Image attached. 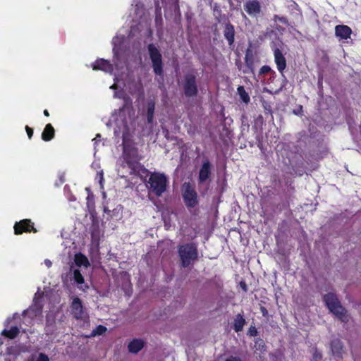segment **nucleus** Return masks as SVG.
Instances as JSON below:
<instances>
[{
    "label": "nucleus",
    "instance_id": "6e6552de",
    "mask_svg": "<svg viewBox=\"0 0 361 361\" xmlns=\"http://www.w3.org/2000/svg\"><path fill=\"white\" fill-rule=\"evenodd\" d=\"M184 202L188 207H194L197 204V195L196 191L189 183L184 185L183 194Z\"/></svg>",
    "mask_w": 361,
    "mask_h": 361
},
{
    "label": "nucleus",
    "instance_id": "aec40b11",
    "mask_svg": "<svg viewBox=\"0 0 361 361\" xmlns=\"http://www.w3.org/2000/svg\"><path fill=\"white\" fill-rule=\"evenodd\" d=\"M90 232L91 233L92 241L94 243H97L101 236V231L99 228V224L97 221L93 220L92 225L90 228Z\"/></svg>",
    "mask_w": 361,
    "mask_h": 361
},
{
    "label": "nucleus",
    "instance_id": "f257e3e1",
    "mask_svg": "<svg viewBox=\"0 0 361 361\" xmlns=\"http://www.w3.org/2000/svg\"><path fill=\"white\" fill-rule=\"evenodd\" d=\"M133 111L130 106L124 105L118 112L115 111L111 118L110 122L114 121L115 128L114 134L116 138H122L123 154L118 160V173H122V169L128 166L130 173L139 172L142 166L138 162L140 157L137 150L132 145L131 137L133 133L132 125Z\"/></svg>",
    "mask_w": 361,
    "mask_h": 361
},
{
    "label": "nucleus",
    "instance_id": "5701e85b",
    "mask_svg": "<svg viewBox=\"0 0 361 361\" xmlns=\"http://www.w3.org/2000/svg\"><path fill=\"white\" fill-rule=\"evenodd\" d=\"M74 262L78 267H84L85 268L90 266V262L87 257L79 252L74 256Z\"/></svg>",
    "mask_w": 361,
    "mask_h": 361
},
{
    "label": "nucleus",
    "instance_id": "9b49d317",
    "mask_svg": "<svg viewBox=\"0 0 361 361\" xmlns=\"http://www.w3.org/2000/svg\"><path fill=\"white\" fill-rule=\"evenodd\" d=\"M274 61L276 64L278 71L281 73L283 82H287V79L283 74V71L286 68V59L281 51L278 47L273 48Z\"/></svg>",
    "mask_w": 361,
    "mask_h": 361
},
{
    "label": "nucleus",
    "instance_id": "0eeeda50",
    "mask_svg": "<svg viewBox=\"0 0 361 361\" xmlns=\"http://www.w3.org/2000/svg\"><path fill=\"white\" fill-rule=\"evenodd\" d=\"M71 312L77 320L86 321L89 317L86 308L82 305L81 300L78 298H75L72 300Z\"/></svg>",
    "mask_w": 361,
    "mask_h": 361
},
{
    "label": "nucleus",
    "instance_id": "f03ea898",
    "mask_svg": "<svg viewBox=\"0 0 361 361\" xmlns=\"http://www.w3.org/2000/svg\"><path fill=\"white\" fill-rule=\"evenodd\" d=\"M324 301L329 310L341 322H348L349 317L345 309L341 305L337 296L333 293H329L324 295Z\"/></svg>",
    "mask_w": 361,
    "mask_h": 361
},
{
    "label": "nucleus",
    "instance_id": "412c9836",
    "mask_svg": "<svg viewBox=\"0 0 361 361\" xmlns=\"http://www.w3.org/2000/svg\"><path fill=\"white\" fill-rule=\"evenodd\" d=\"M73 279L75 282L77 283L78 288L83 291H85L89 288V286L85 283L84 278L82 276L80 270L74 269L73 270Z\"/></svg>",
    "mask_w": 361,
    "mask_h": 361
},
{
    "label": "nucleus",
    "instance_id": "7ed1b4c3",
    "mask_svg": "<svg viewBox=\"0 0 361 361\" xmlns=\"http://www.w3.org/2000/svg\"><path fill=\"white\" fill-rule=\"evenodd\" d=\"M181 266L188 267L197 260L198 257L197 247L195 243H187L180 245L178 250Z\"/></svg>",
    "mask_w": 361,
    "mask_h": 361
},
{
    "label": "nucleus",
    "instance_id": "393cba45",
    "mask_svg": "<svg viewBox=\"0 0 361 361\" xmlns=\"http://www.w3.org/2000/svg\"><path fill=\"white\" fill-rule=\"evenodd\" d=\"M54 129L53 126L48 123L45 126L42 133V138L44 141H49L54 137Z\"/></svg>",
    "mask_w": 361,
    "mask_h": 361
},
{
    "label": "nucleus",
    "instance_id": "9d476101",
    "mask_svg": "<svg viewBox=\"0 0 361 361\" xmlns=\"http://www.w3.org/2000/svg\"><path fill=\"white\" fill-rule=\"evenodd\" d=\"M243 8L252 18L258 17L262 13V5L258 0H247L243 4Z\"/></svg>",
    "mask_w": 361,
    "mask_h": 361
},
{
    "label": "nucleus",
    "instance_id": "423d86ee",
    "mask_svg": "<svg viewBox=\"0 0 361 361\" xmlns=\"http://www.w3.org/2000/svg\"><path fill=\"white\" fill-rule=\"evenodd\" d=\"M184 94L188 97H195L197 94L198 88L196 82V76L192 73H188L183 80Z\"/></svg>",
    "mask_w": 361,
    "mask_h": 361
},
{
    "label": "nucleus",
    "instance_id": "ddd939ff",
    "mask_svg": "<svg viewBox=\"0 0 361 361\" xmlns=\"http://www.w3.org/2000/svg\"><path fill=\"white\" fill-rule=\"evenodd\" d=\"M42 311V305L38 299L34 298L33 304L26 310L23 312V315H27L30 318L34 319L35 317L41 314Z\"/></svg>",
    "mask_w": 361,
    "mask_h": 361
},
{
    "label": "nucleus",
    "instance_id": "79ce46f5",
    "mask_svg": "<svg viewBox=\"0 0 361 361\" xmlns=\"http://www.w3.org/2000/svg\"><path fill=\"white\" fill-rule=\"evenodd\" d=\"M226 361H242L240 358L235 357H231L226 360Z\"/></svg>",
    "mask_w": 361,
    "mask_h": 361
},
{
    "label": "nucleus",
    "instance_id": "3c124183",
    "mask_svg": "<svg viewBox=\"0 0 361 361\" xmlns=\"http://www.w3.org/2000/svg\"><path fill=\"white\" fill-rule=\"evenodd\" d=\"M114 97H118L116 92L114 93Z\"/></svg>",
    "mask_w": 361,
    "mask_h": 361
},
{
    "label": "nucleus",
    "instance_id": "72a5a7b5",
    "mask_svg": "<svg viewBox=\"0 0 361 361\" xmlns=\"http://www.w3.org/2000/svg\"><path fill=\"white\" fill-rule=\"evenodd\" d=\"M273 20L274 22L279 21L284 25H288V21L287 18L283 16H279L278 15H274L273 17Z\"/></svg>",
    "mask_w": 361,
    "mask_h": 361
},
{
    "label": "nucleus",
    "instance_id": "c756f323",
    "mask_svg": "<svg viewBox=\"0 0 361 361\" xmlns=\"http://www.w3.org/2000/svg\"><path fill=\"white\" fill-rule=\"evenodd\" d=\"M212 9L214 12V16L216 18V20L218 22H221L222 19V13L221 10L220 8V6L218 5V4L215 3L212 6Z\"/></svg>",
    "mask_w": 361,
    "mask_h": 361
},
{
    "label": "nucleus",
    "instance_id": "4468645a",
    "mask_svg": "<svg viewBox=\"0 0 361 361\" xmlns=\"http://www.w3.org/2000/svg\"><path fill=\"white\" fill-rule=\"evenodd\" d=\"M351 34L352 30L348 25H338L335 27V35L340 41L350 39Z\"/></svg>",
    "mask_w": 361,
    "mask_h": 361
},
{
    "label": "nucleus",
    "instance_id": "09e8293b",
    "mask_svg": "<svg viewBox=\"0 0 361 361\" xmlns=\"http://www.w3.org/2000/svg\"><path fill=\"white\" fill-rule=\"evenodd\" d=\"M241 286H242V288L246 290V285L245 283H243V285L241 283Z\"/></svg>",
    "mask_w": 361,
    "mask_h": 361
},
{
    "label": "nucleus",
    "instance_id": "2eb2a0df",
    "mask_svg": "<svg viewBox=\"0 0 361 361\" xmlns=\"http://www.w3.org/2000/svg\"><path fill=\"white\" fill-rule=\"evenodd\" d=\"M92 67L93 70H100L109 74H112L114 70L113 65L104 59H99L95 61V62L92 64Z\"/></svg>",
    "mask_w": 361,
    "mask_h": 361
},
{
    "label": "nucleus",
    "instance_id": "6e6d98bb",
    "mask_svg": "<svg viewBox=\"0 0 361 361\" xmlns=\"http://www.w3.org/2000/svg\"><path fill=\"white\" fill-rule=\"evenodd\" d=\"M228 1L229 2H231V0H228Z\"/></svg>",
    "mask_w": 361,
    "mask_h": 361
},
{
    "label": "nucleus",
    "instance_id": "f704fd0d",
    "mask_svg": "<svg viewBox=\"0 0 361 361\" xmlns=\"http://www.w3.org/2000/svg\"><path fill=\"white\" fill-rule=\"evenodd\" d=\"M249 127H250V125L247 121V118L245 116H243L242 125H241L242 133L244 131H248Z\"/></svg>",
    "mask_w": 361,
    "mask_h": 361
},
{
    "label": "nucleus",
    "instance_id": "39448f33",
    "mask_svg": "<svg viewBox=\"0 0 361 361\" xmlns=\"http://www.w3.org/2000/svg\"><path fill=\"white\" fill-rule=\"evenodd\" d=\"M147 49L154 73L161 75L163 74V61L159 50L153 44H149Z\"/></svg>",
    "mask_w": 361,
    "mask_h": 361
},
{
    "label": "nucleus",
    "instance_id": "c03bdc74",
    "mask_svg": "<svg viewBox=\"0 0 361 361\" xmlns=\"http://www.w3.org/2000/svg\"><path fill=\"white\" fill-rule=\"evenodd\" d=\"M98 137H100V135H99V134H97V135H96V137L93 139V141L94 142V145H96V144H97V140H97V139H98Z\"/></svg>",
    "mask_w": 361,
    "mask_h": 361
},
{
    "label": "nucleus",
    "instance_id": "5fc2aeb1",
    "mask_svg": "<svg viewBox=\"0 0 361 361\" xmlns=\"http://www.w3.org/2000/svg\"><path fill=\"white\" fill-rule=\"evenodd\" d=\"M265 312H267L266 310H264H264L262 311L264 315Z\"/></svg>",
    "mask_w": 361,
    "mask_h": 361
},
{
    "label": "nucleus",
    "instance_id": "6ab92c4d",
    "mask_svg": "<svg viewBox=\"0 0 361 361\" xmlns=\"http://www.w3.org/2000/svg\"><path fill=\"white\" fill-rule=\"evenodd\" d=\"M144 346L145 341L142 339L134 338L128 343V348L130 353L137 354Z\"/></svg>",
    "mask_w": 361,
    "mask_h": 361
},
{
    "label": "nucleus",
    "instance_id": "a18cd8bd",
    "mask_svg": "<svg viewBox=\"0 0 361 361\" xmlns=\"http://www.w3.org/2000/svg\"><path fill=\"white\" fill-rule=\"evenodd\" d=\"M44 116H49V111H48L47 109H45V110L44 111Z\"/></svg>",
    "mask_w": 361,
    "mask_h": 361
},
{
    "label": "nucleus",
    "instance_id": "864d4df0",
    "mask_svg": "<svg viewBox=\"0 0 361 361\" xmlns=\"http://www.w3.org/2000/svg\"><path fill=\"white\" fill-rule=\"evenodd\" d=\"M6 322L9 323L10 322V319H7Z\"/></svg>",
    "mask_w": 361,
    "mask_h": 361
},
{
    "label": "nucleus",
    "instance_id": "c85d7f7f",
    "mask_svg": "<svg viewBox=\"0 0 361 361\" xmlns=\"http://www.w3.org/2000/svg\"><path fill=\"white\" fill-rule=\"evenodd\" d=\"M237 92L238 95L240 96V99L243 102H245V104H248L250 102V96L248 93L245 91L243 86H239L237 89Z\"/></svg>",
    "mask_w": 361,
    "mask_h": 361
},
{
    "label": "nucleus",
    "instance_id": "2f4dec72",
    "mask_svg": "<svg viewBox=\"0 0 361 361\" xmlns=\"http://www.w3.org/2000/svg\"><path fill=\"white\" fill-rule=\"evenodd\" d=\"M255 348L257 350H259L261 352H264L266 350L264 343L262 339L255 342Z\"/></svg>",
    "mask_w": 361,
    "mask_h": 361
},
{
    "label": "nucleus",
    "instance_id": "dca6fc26",
    "mask_svg": "<svg viewBox=\"0 0 361 361\" xmlns=\"http://www.w3.org/2000/svg\"><path fill=\"white\" fill-rule=\"evenodd\" d=\"M30 220L29 219H24L18 223H16L14 226L15 234L19 235L23 232H30L31 230L35 233L37 232L36 229L30 224Z\"/></svg>",
    "mask_w": 361,
    "mask_h": 361
},
{
    "label": "nucleus",
    "instance_id": "603ef678",
    "mask_svg": "<svg viewBox=\"0 0 361 361\" xmlns=\"http://www.w3.org/2000/svg\"><path fill=\"white\" fill-rule=\"evenodd\" d=\"M17 315H18V314H17V313H15V314H13V318H16V317Z\"/></svg>",
    "mask_w": 361,
    "mask_h": 361
},
{
    "label": "nucleus",
    "instance_id": "a211bd4d",
    "mask_svg": "<svg viewBox=\"0 0 361 361\" xmlns=\"http://www.w3.org/2000/svg\"><path fill=\"white\" fill-rule=\"evenodd\" d=\"M224 36L228 41L229 45L233 44L235 39V29L234 26L230 22H227L225 25Z\"/></svg>",
    "mask_w": 361,
    "mask_h": 361
},
{
    "label": "nucleus",
    "instance_id": "cd10ccee",
    "mask_svg": "<svg viewBox=\"0 0 361 361\" xmlns=\"http://www.w3.org/2000/svg\"><path fill=\"white\" fill-rule=\"evenodd\" d=\"M19 334V329L17 326H13L10 330L4 329L1 332V336L13 339Z\"/></svg>",
    "mask_w": 361,
    "mask_h": 361
},
{
    "label": "nucleus",
    "instance_id": "f8f14e48",
    "mask_svg": "<svg viewBox=\"0 0 361 361\" xmlns=\"http://www.w3.org/2000/svg\"><path fill=\"white\" fill-rule=\"evenodd\" d=\"M123 39V37H121L119 38L118 36L114 37L113 39V44H114V59L113 61L115 66V68L118 70L122 69L126 66V61L122 59L119 55V51L117 48V44L120 43L121 41Z\"/></svg>",
    "mask_w": 361,
    "mask_h": 361
},
{
    "label": "nucleus",
    "instance_id": "de8ad7c7",
    "mask_svg": "<svg viewBox=\"0 0 361 361\" xmlns=\"http://www.w3.org/2000/svg\"><path fill=\"white\" fill-rule=\"evenodd\" d=\"M7 353H8V354H13V352L11 348H8Z\"/></svg>",
    "mask_w": 361,
    "mask_h": 361
},
{
    "label": "nucleus",
    "instance_id": "b1692460",
    "mask_svg": "<svg viewBox=\"0 0 361 361\" xmlns=\"http://www.w3.org/2000/svg\"><path fill=\"white\" fill-rule=\"evenodd\" d=\"M246 67L243 72L245 73H254V59L252 54L247 52L245 57Z\"/></svg>",
    "mask_w": 361,
    "mask_h": 361
},
{
    "label": "nucleus",
    "instance_id": "8fccbe9b",
    "mask_svg": "<svg viewBox=\"0 0 361 361\" xmlns=\"http://www.w3.org/2000/svg\"><path fill=\"white\" fill-rule=\"evenodd\" d=\"M3 344V341L1 338H0V345Z\"/></svg>",
    "mask_w": 361,
    "mask_h": 361
},
{
    "label": "nucleus",
    "instance_id": "e433bc0d",
    "mask_svg": "<svg viewBox=\"0 0 361 361\" xmlns=\"http://www.w3.org/2000/svg\"><path fill=\"white\" fill-rule=\"evenodd\" d=\"M271 68L269 66H263L259 70V74H265L271 71Z\"/></svg>",
    "mask_w": 361,
    "mask_h": 361
},
{
    "label": "nucleus",
    "instance_id": "bb28decb",
    "mask_svg": "<svg viewBox=\"0 0 361 361\" xmlns=\"http://www.w3.org/2000/svg\"><path fill=\"white\" fill-rule=\"evenodd\" d=\"M245 323V320L243 318V315L240 314H238L236 315L235 319H234V324H233V329L235 332H239L242 331L244 325Z\"/></svg>",
    "mask_w": 361,
    "mask_h": 361
},
{
    "label": "nucleus",
    "instance_id": "1a4fd4ad",
    "mask_svg": "<svg viewBox=\"0 0 361 361\" xmlns=\"http://www.w3.org/2000/svg\"><path fill=\"white\" fill-rule=\"evenodd\" d=\"M212 165L209 160H204L201 166L198 174L199 184H204L211 181Z\"/></svg>",
    "mask_w": 361,
    "mask_h": 361
},
{
    "label": "nucleus",
    "instance_id": "58836bf2",
    "mask_svg": "<svg viewBox=\"0 0 361 361\" xmlns=\"http://www.w3.org/2000/svg\"><path fill=\"white\" fill-rule=\"evenodd\" d=\"M25 130L28 137L30 139L33 135V130L27 126H25Z\"/></svg>",
    "mask_w": 361,
    "mask_h": 361
},
{
    "label": "nucleus",
    "instance_id": "ea45409f",
    "mask_svg": "<svg viewBox=\"0 0 361 361\" xmlns=\"http://www.w3.org/2000/svg\"><path fill=\"white\" fill-rule=\"evenodd\" d=\"M249 332H250V334L251 336H256L257 335V330H256V329L255 327H253L252 329L250 328Z\"/></svg>",
    "mask_w": 361,
    "mask_h": 361
},
{
    "label": "nucleus",
    "instance_id": "20e7f679",
    "mask_svg": "<svg viewBox=\"0 0 361 361\" xmlns=\"http://www.w3.org/2000/svg\"><path fill=\"white\" fill-rule=\"evenodd\" d=\"M168 179L164 173H152L148 180L147 186L155 195L161 196L166 190Z\"/></svg>",
    "mask_w": 361,
    "mask_h": 361
},
{
    "label": "nucleus",
    "instance_id": "7c9ffc66",
    "mask_svg": "<svg viewBox=\"0 0 361 361\" xmlns=\"http://www.w3.org/2000/svg\"><path fill=\"white\" fill-rule=\"evenodd\" d=\"M106 330L107 329L104 326L99 325L92 331L91 336H96L99 335H102L106 331Z\"/></svg>",
    "mask_w": 361,
    "mask_h": 361
},
{
    "label": "nucleus",
    "instance_id": "49530a36",
    "mask_svg": "<svg viewBox=\"0 0 361 361\" xmlns=\"http://www.w3.org/2000/svg\"><path fill=\"white\" fill-rule=\"evenodd\" d=\"M111 89H116V85L114 83V85H112L111 87H110Z\"/></svg>",
    "mask_w": 361,
    "mask_h": 361
},
{
    "label": "nucleus",
    "instance_id": "37998d69",
    "mask_svg": "<svg viewBox=\"0 0 361 361\" xmlns=\"http://www.w3.org/2000/svg\"><path fill=\"white\" fill-rule=\"evenodd\" d=\"M104 212L108 214H109L111 212V211L105 206L104 207Z\"/></svg>",
    "mask_w": 361,
    "mask_h": 361
},
{
    "label": "nucleus",
    "instance_id": "f3484780",
    "mask_svg": "<svg viewBox=\"0 0 361 361\" xmlns=\"http://www.w3.org/2000/svg\"><path fill=\"white\" fill-rule=\"evenodd\" d=\"M331 350L332 355L338 358H343L344 353L343 345L339 339H334L331 342Z\"/></svg>",
    "mask_w": 361,
    "mask_h": 361
},
{
    "label": "nucleus",
    "instance_id": "a19ab883",
    "mask_svg": "<svg viewBox=\"0 0 361 361\" xmlns=\"http://www.w3.org/2000/svg\"><path fill=\"white\" fill-rule=\"evenodd\" d=\"M44 263L48 268L51 267L52 265V262L48 259H46Z\"/></svg>",
    "mask_w": 361,
    "mask_h": 361
},
{
    "label": "nucleus",
    "instance_id": "4c0bfd02",
    "mask_svg": "<svg viewBox=\"0 0 361 361\" xmlns=\"http://www.w3.org/2000/svg\"><path fill=\"white\" fill-rule=\"evenodd\" d=\"M59 183H56V185H61L64 181H65V179H64V173H61L59 174Z\"/></svg>",
    "mask_w": 361,
    "mask_h": 361
},
{
    "label": "nucleus",
    "instance_id": "473e14b6",
    "mask_svg": "<svg viewBox=\"0 0 361 361\" xmlns=\"http://www.w3.org/2000/svg\"><path fill=\"white\" fill-rule=\"evenodd\" d=\"M312 361H322V354L317 349L314 350L312 355Z\"/></svg>",
    "mask_w": 361,
    "mask_h": 361
},
{
    "label": "nucleus",
    "instance_id": "c9c22d12",
    "mask_svg": "<svg viewBox=\"0 0 361 361\" xmlns=\"http://www.w3.org/2000/svg\"><path fill=\"white\" fill-rule=\"evenodd\" d=\"M36 361H49V358L44 353H40Z\"/></svg>",
    "mask_w": 361,
    "mask_h": 361
},
{
    "label": "nucleus",
    "instance_id": "4be33fe9",
    "mask_svg": "<svg viewBox=\"0 0 361 361\" xmlns=\"http://www.w3.org/2000/svg\"><path fill=\"white\" fill-rule=\"evenodd\" d=\"M287 8L289 12L297 18H302V12L298 4L294 1L290 0L288 1Z\"/></svg>",
    "mask_w": 361,
    "mask_h": 361
},
{
    "label": "nucleus",
    "instance_id": "a878e982",
    "mask_svg": "<svg viewBox=\"0 0 361 361\" xmlns=\"http://www.w3.org/2000/svg\"><path fill=\"white\" fill-rule=\"evenodd\" d=\"M154 109L155 102L153 100L149 101L147 108V120L148 123H152L153 122Z\"/></svg>",
    "mask_w": 361,
    "mask_h": 361
}]
</instances>
